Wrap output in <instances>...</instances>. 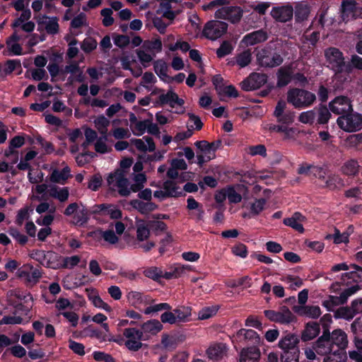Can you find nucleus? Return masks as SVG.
I'll use <instances>...</instances> for the list:
<instances>
[{
	"mask_svg": "<svg viewBox=\"0 0 362 362\" xmlns=\"http://www.w3.org/2000/svg\"><path fill=\"white\" fill-rule=\"evenodd\" d=\"M355 269L343 274L339 281H336L330 286L332 292H340L339 294H354L362 288V267L357 264H351Z\"/></svg>",
	"mask_w": 362,
	"mask_h": 362,
	"instance_id": "f257e3e1",
	"label": "nucleus"
},
{
	"mask_svg": "<svg viewBox=\"0 0 362 362\" xmlns=\"http://www.w3.org/2000/svg\"><path fill=\"white\" fill-rule=\"evenodd\" d=\"M287 102L296 109H305L311 107L316 101L315 93L300 88H291L286 94Z\"/></svg>",
	"mask_w": 362,
	"mask_h": 362,
	"instance_id": "f03ea898",
	"label": "nucleus"
},
{
	"mask_svg": "<svg viewBox=\"0 0 362 362\" xmlns=\"http://www.w3.org/2000/svg\"><path fill=\"white\" fill-rule=\"evenodd\" d=\"M256 59L259 66L270 69L280 66L284 62L280 53L271 46H265L258 50Z\"/></svg>",
	"mask_w": 362,
	"mask_h": 362,
	"instance_id": "7ed1b4c3",
	"label": "nucleus"
},
{
	"mask_svg": "<svg viewBox=\"0 0 362 362\" xmlns=\"http://www.w3.org/2000/svg\"><path fill=\"white\" fill-rule=\"evenodd\" d=\"M325 57L336 74H346L347 62H345L344 54L339 49L334 47L327 48L325 50Z\"/></svg>",
	"mask_w": 362,
	"mask_h": 362,
	"instance_id": "20e7f679",
	"label": "nucleus"
},
{
	"mask_svg": "<svg viewBox=\"0 0 362 362\" xmlns=\"http://www.w3.org/2000/svg\"><path fill=\"white\" fill-rule=\"evenodd\" d=\"M337 123L339 128L345 132H357L362 129V115L352 110L344 115L339 116Z\"/></svg>",
	"mask_w": 362,
	"mask_h": 362,
	"instance_id": "39448f33",
	"label": "nucleus"
},
{
	"mask_svg": "<svg viewBox=\"0 0 362 362\" xmlns=\"http://www.w3.org/2000/svg\"><path fill=\"white\" fill-rule=\"evenodd\" d=\"M313 347L315 352L320 356H327L330 354L336 355L337 353V350L334 349L330 340L328 328L323 330L322 335L313 344Z\"/></svg>",
	"mask_w": 362,
	"mask_h": 362,
	"instance_id": "423d86ee",
	"label": "nucleus"
},
{
	"mask_svg": "<svg viewBox=\"0 0 362 362\" xmlns=\"http://www.w3.org/2000/svg\"><path fill=\"white\" fill-rule=\"evenodd\" d=\"M228 24L220 21H208L202 30L203 35L209 40H215L226 33Z\"/></svg>",
	"mask_w": 362,
	"mask_h": 362,
	"instance_id": "0eeeda50",
	"label": "nucleus"
},
{
	"mask_svg": "<svg viewBox=\"0 0 362 362\" xmlns=\"http://www.w3.org/2000/svg\"><path fill=\"white\" fill-rule=\"evenodd\" d=\"M243 11L238 6H223L218 9L214 14L216 18L224 19L232 23L240 22L243 17Z\"/></svg>",
	"mask_w": 362,
	"mask_h": 362,
	"instance_id": "6e6552de",
	"label": "nucleus"
},
{
	"mask_svg": "<svg viewBox=\"0 0 362 362\" xmlns=\"http://www.w3.org/2000/svg\"><path fill=\"white\" fill-rule=\"evenodd\" d=\"M268 76L262 73H252L248 77L240 83L242 90L252 91L257 90L264 86L267 81Z\"/></svg>",
	"mask_w": 362,
	"mask_h": 362,
	"instance_id": "1a4fd4ad",
	"label": "nucleus"
},
{
	"mask_svg": "<svg viewBox=\"0 0 362 362\" xmlns=\"http://www.w3.org/2000/svg\"><path fill=\"white\" fill-rule=\"evenodd\" d=\"M328 107L332 112L341 116L353 110L350 99L344 95L335 97L329 103Z\"/></svg>",
	"mask_w": 362,
	"mask_h": 362,
	"instance_id": "9d476101",
	"label": "nucleus"
},
{
	"mask_svg": "<svg viewBox=\"0 0 362 362\" xmlns=\"http://www.w3.org/2000/svg\"><path fill=\"white\" fill-rule=\"evenodd\" d=\"M123 335L127 338L125 346L129 350L136 351L141 348L143 332L135 328H126L123 331Z\"/></svg>",
	"mask_w": 362,
	"mask_h": 362,
	"instance_id": "9b49d317",
	"label": "nucleus"
},
{
	"mask_svg": "<svg viewBox=\"0 0 362 362\" xmlns=\"http://www.w3.org/2000/svg\"><path fill=\"white\" fill-rule=\"evenodd\" d=\"M107 181L109 185L116 182V186L119 188L118 192L121 196L127 197L130 194V190L128 188L129 181L125 177L123 170H117L113 173H110Z\"/></svg>",
	"mask_w": 362,
	"mask_h": 362,
	"instance_id": "f8f14e48",
	"label": "nucleus"
},
{
	"mask_svg": "<svg viewBox=\"0 0 362 362\" xmlns=\"http://www.w3.org/2000/svg\"><path fill=\"white\" fill-rule=\"evenodd\" d=\"M264 313L269 320L281 324H289L296 319L294 315L286 306L281 307L279 311L267 310Z\"/></svg>",
	"mask_w": 362,
	"mask_h": 362,
	"instance_id": "ddd939ff",
	"label": "nucleus"
},
{
	"mask_svg": "<svg viewBox=\"0 0 362 362\" xmlns=\"http://www.w3.org/2000/svg\"><path fill=\"white\" fill-rule=\"evenodd\" d=\"M286 103L284 100H279L275 107L274 116L277 119V122L285 125L292 124L294 122L295 115L291 110L285 111Z\"/></svg>",
	"mask_w": 362,
	"mask_h": 362,
	"instance_id": "4468645a",
	"label": "nucleus"
},
{
	"mask_svg": "<svg viewBox=\"0 0 362 362\" xmlns=\"http://www.w3.org/2000/svg\"><path fill=\"white\" fill-rule=\"evenodd\" d=\"M358 4L355 0H342L341 5V17L342 21L348 22L358 17Z\"/></svg>",
	"mask_w": 362,
	"mask_h": 362,
	"instance_id": "2eb2a0df",
	"label": "nucleus"
},
{
	"mask_svg": "<svg viewBox=\"0 0 362 362\" xmlns=\"http://www.w3.org/2000/svg\"><path fill=\"white\" fill-rule=\"evenodd\" d=\"M18 276L24 278L29 284H35L41 277V272L39 269L34 268L30 264H24L18 270Z\"/></svg>",
	"mask_w": 362,
	"mask_h": 362,
	"instance_id": "dca6fc26",
	"label": "nucleus"
},
{
	"mask_svg": "<svg viewBox=\"0 0 362 362\" xmlns=\"http://www.w3.org/2000/svg\"><path fill=\"white\" fill-rule=\"evenodd\" d=\"M271 15L276 21L286 23L292 19L293 9L291 5L274 7Z\"/></svg>",
	"mask_w": 362,
	"mask_h": 362,
	"instance_id": "f3484780",
	"label": "nucleus"
},
{
	"mask_svg": "<svg viewBox=\"0 0 362 362\" xmlns=\"http://www.w3.org/2000/svg\"><path fill=\"white\" fill-rule=\"evenodd\" d=\"M228 348L224 343H214L206 350L207 357L212 361H220L227 355Z\"/></svg>",
	"mask_w": 362,
	"mask_h": 362,
	"instance_id": "a211bd4d",
	"label": "nucleus"
},
{
	"mask_svg": "<svg viewBox=\"0 0 362 362\" xmlns=\"http://www.w3.org/2000/svg\"><path fill=\"white\" fill-rule=\"evenodd\" d=\"M157 104L160 106L169 105L171 107H175V105L182 106L185 104V100L180 98L174 91L168 90L167 93L158 96Z\"/></svg>",
	"mask_w": 362,
	"mask_h": 362,
	"instance_id": "6ab92c4d",
	"label": "nucleus"
},
{
	"mask_svg": "<svg viewBox=\"0 0 362 362\" xmlns=\"http://www.w3.org/2000/svg\"><path fill=\"white\" fill-rule=\"evenodd\" d=\"M268 39L267 31L259 29L245 35L241 42L246 46H252L258 43L265 42Z\"/></svg>",
	"mask_w": 362,
	"mask_h": 362,
	"instance_id": "aec40b11",
	"label": "nucleus"
},
{
	"mask_svg": "<svg viewBox=\"0 0 362 362\" xmlns=\"http://www.w3.org/2000/svg\"><path fill=\"white\" fill-rule=\"evenodd\" d=\"M293 310L300 316L317 319L321 315V310L317 305H293Z\"/></svg>",
	"mask_w": 362,
	"mask_h": 362,
	"instance_id": "412c9836",
	"label": "nucleus"
},
{
	"mask_svg": "<svg viewBox=\"0 0 362 362\" xmlns=\"http://www.w3.org/2000/svg\"><path fill=\"white\" fill-rule=\"evenodd\" d=\"M330 340L334 349L337 352L340 349H345L348 345L346 334L341 329H335L331 334L329 333Z\"/></svg>",
	"mask_w": 362,
	"mask_h": 362,
	"instance_id": "4be33fe9",
	"label": "nucleus"
},
{
	"mask_svg": "<svg viewBox=\"0 0 362 362\" xmlns=\"http://www.w3.org/2000/svg\"><path fill=\"white\" fill-rule=\"evenodd\" d=\"M305 217L300 212H295L291 217L285 218L283 221L284 225L289 226L299 233L304 232V228L301 223Z\"/></svg>",
	"mask_w": 362,
	"mask_h": 362,
	"instance_id": "5701e85b",
	"label": "nucleus"
},
{
	"mask_svg": "<svg viewBox=\"0 0 362 362\" xmlns=\"http://www.w3.org/2000/svg\"><path fill=\"white\" fill-rule=\"evenodd\" d=\"M320 332V325L316 322H309L305 326V329L301 333V339L303 341H307L315 338Z\"/></svg>",
	"mask_w": 362,
	"mask_h": 362,
	"instance_id": "b1692460",
	"label": "nucleus"
},
{
	"mask_svg": "<svg viewBox=\"0 0 362 362\" xmlns=\"http://www.w3.org/2000/svg\"><path fill=\"white\" fill-rule=\"evenodd\" d=\"M299 339L297 335L293 334H288L282 338L279 342V346L284 351H293L297 348V344Z\"/></svg>",
	"mask_w": 362,
	"mask_h": 362,
	"instance_id": "393cba45",
	"label": "nucleus"
},
{
	"mask_svg": "<svg viewBox=\"0 0 362 362\" xmlns=\"http://www.w3.org/2000/svg\"><path fill=\"white\" fill-rule=\"evenodd\" d=\"M260 357L259 349L255 346L243 349L240 354V362H258Z\"/></svg>",
	"mask_w": 362,
	"mask_h": 362,
	"instance_id": "a878e982",
	"label": "nucleus"
},
{
	"mask_svg": "<svg viewBox=\"0 0 362 362\" xmlns=\"http://www.w3.org/2000/svg\"><path fill=\"white\" fill-rule=\"evenodd\" d=\"M316 112L317 123L319 124H327L332 117L330 110L325 104H319L314 108Z\"/></svg>",
	"mask_w": 362,
	"mask_h": 362,
	"instance_id": "bb28decb",
	"label": "nucleus"
},
{
	"mask_svg": "<svg viewBox=\"0 0 362 362\" xmlns=\"http://www.w3.org/2000/svg\"><path fill=\"white\" fill-rule=\"evenodd\" d=\"M136 239L139 241H144L150 236V227L147 221L142 219H136Z\"/></svg>",
	"mask_w": 362,
	"mask_h": 362,
	"instance_id": "cd10ccee",
	"label": "nucleus"
},
{
	"mask_svg": "<svg viewBox=\"0 0 362 362\" xmlns=\"http://www.w3.org/2000/svg\"><path fill=\"white\" fill-rule=\"evenodd\" d=\"M90 236L95 239L103 238L106 242L110 244H115L118 242L119 240L115 232L110 229L105 231H103L101 229L97 230L95 231L91 232L90 233Z\"/></svg>",
	"mask_w": 362,
	"mask_h": 362,
	"instance_id": "c85d7f7f",
	"label": "nucleus"
},
{
	"mask_svg": "<svg viewBox=\"0 0 362 362\" xmlns=\"http://www.w3.org/2000/svg\"><path fill=\"white\" fill-rule=\"evenodd\" d=\"M131 206L137 209L141 214H146L150 211H153L157 209L158 206L150 201L144 202L139 199H133L130 202Z\"/></svg>",
	"mask_w": 362,
	"mask_h": 362,
	"instance_id": "c756f323",
	"label": "nucleus"
},
{
	"mask_svg": "<svg viewBox=\"0 0 362 362\" xmlns=\"http://www.w3.org/2000/svg\"><path fill=\"white\" fill-rule=\"evenodd\" d=\"M71 169L69 166H65L62 170H54L50 176V180L54 183L64 184L65 182L71 176L70 175Z\"/></svg>",
	"mask_w": 362,
	"mask_h": 362,
	"instance_id": "7c9ffc66",
	"label": "nucleus"
},
{
	"mask_svg": "<svg viewBox=\"0 0 362 362\" xmlns=\"http://www.w3.org/2000/svg\"><path fill=\"white\" fill-rule=\"evenodd\" d=\"M361 166L358 164V162L355 159H350L346 161L341 167L342 173L347 176H356L358 174V172Z\"/></svg>",
	"mask_w": 362,
	"mask_h": 362,
	"instance_id": "2f4dec72",
	"label": "nucleus"
},
{
	"mask_svg": "<svg viewBox=\"0 0 362 362\" xmlns=\"http://www.w3.org/2000/svg\"><path fill=\"white\" fill-rule=\"evenodd\" d=\"M163 188L165 192H168L170 194L168 197L177 198L185 195L182 190H179L180 188L177 185L176 182L174 180H165L163 182Z\"/></svg>",
	"mask_w": 362,
	"mask_h": 362,
	"instance_id": "473e14b6",
	"label": "nucleus"
},
{
	"mask_svg": "<svg viewBox=\"0 0 362 362\" xmlns=\"http://www.w3.org/2000/svg\"><path fill=\"white\" fill-rule=\"evenodd\" d=\"M163 328V325L160 322L157 320H148L146 322H144L141 325V329L144 333H148L152 335L156 334L159 332Z\"/></svg>",
	"mask_w": 362,
	"mask_h": 362,
	"instance_id": "72a5a7b5",
	"label": "nucleus"
},
{
	"mask_svg": "<svg viewBox=\"0 0 362 362\" xmlns=\"http://www.w3.org/2000/svg\"><path fill=\"white\" fill-rule=\"evenodd\" d=\"M277 86L279 88L287 86L292 79L291 71L286 68L281 67L277 72Z\"/></svg>",
	"mask_w": 362,
	"mask_h": 362,
	"instance_id": "f704fd0d",
	"label": "nucleus"
},
{
	"mask_svg": "<svg viewBox=\"0 0 362 362\" xmlns=\"http://www.w3.org/2000/svg\"><path fill=\"white\" fill-rule=\"evenodd\" d=\"M96 206L100 209V211H105V215H109L112 219H119L122 218V211L115 206L111 204H96Z\"/></svg>",
	"mask_w": 362,
	"mask_h": 362,
	"instance_id": "c9c22d12",
	"label": "nucleus"
},
{
	"mask_svg": "<svg viewBox=\"0 0 362 362\" xmlns=\"http://www.w3.org/2000/svg\"><path fill=\"white\" fill-rule=\"evenodd\" d=\"M282 281L288 285L287 288L291 291H296L303 285V280L298 276L286 275L283 277Z\"/></svg>",
	"mask_w": 362,
	"mask_h": 362,
	"instance_id": "e433bc0d",
	"label": "nucleus"
},
{
	"mask_svg": "<svg viewBox=\"0 0 362 362\" xmlns=\"http://www.w3.org/2000/svg\"><path fill=\"white\" fill-rule=\"evenodd\" d=\"M348 296H329V299L323 302V305L328 310H334V308L345 303Z\"/></svg>",
	"mask_w": 362,
	"mask_h": 362,
	"instance_id": "4c0bfd02",
	"label": "nucleus"
},
{
	"mask_svg": "<svg viewBox=\"0 0 362 362\" xmlns=\"http://www.w3.org/2000/svg\"><path fill=\"white\" fill-rule=\"evenodd\" d=\"M10 6L13 7L17 11H22L20 18L23 22L28 21L31 17V11L29 8H25L24 0H17L12 1Z\"/></svg>",
	"mask_w": 362,
	"mask_h": 362,
	"instance_id": "58836bf2",
	"label": "nucleus"
},
{
	"mask_svg": "<svg viewBox=\"0 0 362 362\" xmlns=\"http://www.w3.org/2000/svg\"><path fill=\"white\" fill-rule=\"evenodd\" d=\"M94 124L98 132L103 135L105 140H107V127L110 121L103 115H99L95 120Z\"/></svg>",
	"mask_w": 362,
	"mask_h": 362,
	"instance_id": "ea45409f",
	"label": "nucleus"
},
{
	"mask_svg": "<svg viewBox=\"0 0 362 362\" xmlns=\"http://www.w3.org/2000/svg\"><path fill=\"white\" fill-rule=\"evenodd\" d=\"M237 336L238 337H243L245 341H250L254 344L259 342V335L252 329H240L237 332Z\"/></svg>",
	"mask_w": 362,
	"mask_h": 362,
	"instance_id": "a19ab883",
	"label": "nucleus"
},
{
	"mask_svg": "<svg viewBox=\"0 0 362 362\" xmlns=\"http://www.w3.org/2000/svg\"><path fill=\"white\" fill-rule=\"evenodd\" d=\"M252 60V52L250 49L236 55V63L240 68H244L249 65Z\"/></svg>",
	"mask_w": 362,
	"mask_h": 362,
	"instance_id": "79ce46f5",
	"label": "nucleus"
},
{
	"mask_svg": "<svg viewBox=\"0 0 362 362\" xmlns=\"http://www.w3.org/2000/svg\"><path fill=\"white\" fill-rule=\"evenodd\" d=\"M356 313H357L356 311H355V309L352 304L351 308L341 307L338 308L335 312V317H341L346 320H351L355 316Z\"/></svg>",
	"mask_w": 362,
	"mask_h": 362,
	"instance_id": "37998d69",
	"label": "nucleus"
},
{
	"mask_svg": "<svg viewBox=\"0 0 362 362\" xmlns=\"http://www.w3.org/2000/svg\"><path fill=\"white\" fill-rule=\"evenodd\" d=\"M192 309L190 307L180 306L173 310L177 322H185L191 315Z\"/></svg>",
	"mask_w": 362,
	"mask_h": 362,
	"instance_id": "c03bdc74",
	"label": "nucleus"
},
{
	"mask_svg": "<svg viewBox=\"0 0 362 362\" xmlns=\"http://www.w3.org/2000/svg\"><path fill=\"white\" fill-rule=\"evenodd\" d=\"M346 69L347 74L352 73L354 69L362 70V57L357 54L351 55V61L347 62Z\"/></svg>",
	"mask_w": 362,
	"mask_h": 362,
	"instance_id": "a18cd8bd",
	"label": "nucleus"
},
{
	"mask_svg": "<svg viewBox=\"0 0 362 362\" xmlns=\"http://www.w3.org/2000/svg\"><path fill=\"white\" fill-rule=\"evenodd\" d=\"M37 155V153L35 151H28L25 155L23 160H21L19 162V163L17 165V168L20 170H31V166L28 163V161L34 159Z\"/></svg>",
	"mask_w": 362,
	"mask_h": 362,
	"instance_id": "49530a36",
	"label": "nucleus"
},
{
	"mask_svg": "<svg viewBox=\"0 0 362 362\" xmlns=\"http://www.w3.org/2000/svg\"><path fill=\"white\" fill-rule=\"evenodd\" d=\"M252 285V278L249 276H244L240 278L233 279L230 282L229 286L233 288L241 287L243 289L249 288Z\"/></svg>",
	"mask_w": 362,
	"mask_h": 362,
	"instance_id": "de8ad7c7",
	"label": "nucleus"
},
{
	"mask_svg": "<svg viewBox=\"0 0 362 362\" xmlns=\"http://www.w3.org/2000/svg\"><path fill=\"white\" fill-rule=\"evenodd\" d=\"M153 69L156 74L162 78L163 77H168V66L165 62L162 59H158L153 63Z\"/></svg>",
	"mask_w": 362,
	"mask_h": 362,
	"instance_id": "09e8293b",
	"label": "nucleus"
},
{
	"mask_svg": "<svg viewBox=\"0 0 362 362\" xmlns=\"http://www.w3.org/2000/svg\"><path fill=\"white\" fill-rule=\"evenodd\" d=\"M233 50V47L230 42L224 40L216 50V56L218 58H223L230 54Z\"/></svg>",
	"mask_w": 362,
	"mask_h": 362,
	"instance_id": "8fccbe9b",
	"label": "nucleus"
},
{
	"mask_svg": "<svg viewBox=\"0 0 362 362\" xmlns=\"http://www.w3.org/2000/svg\"><path fill=\"white\" fill-rule=\"evenodd\" d=\"M142 47L147 50H155L157 52L162 51V42L160 38L155 39L154 40H145L143 43Z\"/></svg>",
	"mask_w": 362,
	"mask_h": 362,
	"instance_id": "3c124183",
	"label": "nucleus"
},
{
	"mask_svg": "<svg viewBox=\"0 0 362 362\" xmlns=\"http://www.w3.org/2000/svg\"><path fill=\"white\" fill-rule=\"evenodd\" d=\"M33 209L30 207H24L21 209L16 217V223L18 226H21L25 220H28L30 218V212L33 213Z\"/></svg>",
	"mask_w": 362,
	"mask_h": 362,
	"instance_id": "603ef678",
	"label": "nucleus"
},
{
	"mask_svg": "<svg viewBox=\"0 0 362 362\" xmlns=\"http://www.w3.org/2000/svg\"><path fill=\"white\" fill-rule=\"evenodd\" d=\"M8 233L21 245H25L28 241V237L25 235L22 234L19 230L15 227H10L8 229Z\"/></svg>",
	"mask_w": 362,
	"mask_h": 362,
	"instance_id": "864d4df0",
	"label": "nucleus"
},
{
	"mask_svg": "<svg viewBox=\"0 0 362 362\" xmlns=\"http://www.w3.org/2000/svg\"><path fill=\"white\" fill-rule=\"evenodd\" d=\"M90 212L87 208L83 206L81 209L76 211L74 215V218L76 220V223L80 225H83L88 223L89 220Z\"/></svg>",
	"mask_w": 362,
	"mask_h": 362,
	"instance_id": "5fc2aeb1",
	"label": "nucleus"
},
{
	"mask_svg": "<svg viewBox=\"0 0 362 362\" xmlns=\"http://www.w3.org/2000/svg\"><path fill=\"white\" fill-rule=\"evenodd\" d=\"M218 310V306L214 305L203 308L199 311L198 319L200 320H207L212 316L215 315Z\"/></svg>",
	"mask_w": 362,
	"mask_h": 362,
	"instance_id": "6e6d98bb",
	"label": "nucleus"
},
{
	"mask_svg": "<svg viewBox=\"0 0 362 362\" xmlns=\"http://www.w3.org/2000/svg\"><path fill=\"white\" fill-rule=\"evenodd\" d=\"M316 117V112L315 110L303 112L300 114L298 119L303 124H312L315 122Z\"/></svg>",
	"mask_w": 362,
	"mask_h": 362,
	"instance_id": "4d7b16f0",
	"label": "nucleus"
},
{
	"mask_svg": "<svg viewBox=\"0 0 362 362\" xmlns=\"http://www.w3.org/2000/svg\"><path fill=\"white\" fill-rule=\"evenodd\" d=\"M299 354L298 349H295L293 351H284L281 355V362H299Z\"/></svg>",
	"mask_w": 362,
	"mask_h": 362,
	"instance_id": "13d9d810",
	"label": "nucleus"
},
{
	"mask_svg": "<svg viewBox=\"0 0 362 362\" xmlns=\"http://www.w3.org/2000/svg\"><path fill=\"white\" fill-rule=\"evenodd\" d=\"M97 41L92 37L85 38L81 45V49L86 54L90 53L97 47Z\"/></svg>",
	"mask_w": 362,
	"mask_h": 362,
	"instance_id": "bf43d9fd",
	"label": "nucleus"
},
{
	"mask_svg": "<svg viewBox=\"0 0 362 362\" xmlns=\"http://www.w3.org/2000/svg\"><path fill=\"white\" fill-rule=\"evenodd\" d=\"M21 68V60L16 59H8L5 62V67L4 69V72L6 75L11 74L13 71H15L17 69Z\"/></svg>",
	"mask_w": 362,
	"mask_h": 362,
	"instance_id": "052dcab7",
	"label": "nucleus"
},
{
	"mask_svg": "<svg viewBox=\"0 0 362 362\" xmlns=\"http://www.w3.org/2000/svg\"><path fill=\"white\" fill-rule=\"evenodd\" d=\"M266 199L264 198L256 199L255 202L251 204L250 214L253 216L259 214L264 209Z\"/></svg>",
	"mask_w": 362,
	"mask_h": 362,
	"instance_id": "680f3d73",
	"label": "nucleus"
},
{
	"mask_svg": "<svg viewBox=\"0 0 362 362\" xmlns=\"http://www.w3.org/2000/svg\"><path fill=\"white\" fill-rule=\"evenodd\" d=\"M146 277L152 279L157 281H160L163 275V271L158 267H150L144 271Z\"/></svg>",
	"mask_w": 362,
	"mask_h": 362,
	"instance_id": "e2e57ef3",
	"label": "nucleus"
},
{
	"mask_svg": "<svg viewBox=\"0 0 362 362\" xmlns=\"http://www.w3.org/2000/svg\"><path fill=\"white\" fill-rule=\"evenodd\" d=\"M53 252L52 251L45 252L44 250H36L33 251L31 257L35 259L37 262L43 264V262L47 259H51Z\"/></svg>",
	"mask_w": 362,
	"mask_h": 362,
	"instance_id": "0e129e2a",
	"label": "nucleus"
},
{
	"mask_svg": "<svg viewBox=\"0 0 362 362\" xmlns=\"http://www.w3.org/2000/svg\"><path fill=\"white\" fill-rule=\"evenodd\" d=\"M148 123H149V119L138 121L132 128L133 134L138 136L143 135L146 130Z\"/></svg>",
	"mask_w": 362,
	"mask_h": 362,
	"instance_id": "69168bd1",
	"label": "nucleus"
},
{
	"mask_svg": "<svg viewBox=\"0 0 362 362\" xmlns=\"http://www.w3.org/2000/svg\"><path fill=\"white\" fill-rule=\"evenodd\" d=\"M147 222L148 223V226L150 227V230H153L156 235L158 234V232H163L167 229V225L163 221L151 220L148 221Z\"/></svg>",
	"mask_w": 362,
	"mask_h": 362,
	"instance_id": "338daca9",
	"label": "nucleus"
},
{
	"mask_svg": "<svg viewBox=\"0 0 362 362\" xmlns=\"http://www.w3.org/2000/svg\"><path fill=\"white\" fill-rule=\"evenodd\" d=\"M100 14L103 16V25L109 27L114 23V18L112 17V10L110 8H105L101 10Z\"/></svg>",
	"mask_w": 362,
	"mask_h": 362,
	"instance_id": "774afa93",
	"label": "nucleus"
}]
</instances>
